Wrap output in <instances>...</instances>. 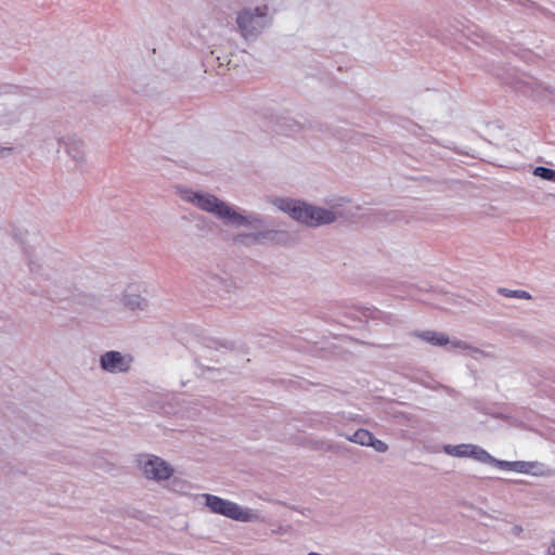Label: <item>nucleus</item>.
Returning <instances> with one entry per match:
<instances>
[{"mask_svg": "<svg viewBox=\"0 0 555 555\" xmlns=\"http://www.w3.org/2000/svg\"><path fill=\"white\" fill-rule=\"evenodd\" d=\"M281 209L288 212L295 220L310 227L334 222L335 215L326 209L307 205L302 202H282Z\"/></svg>", "mask_w": 555, "mask_h": 555, "instance_id": "f257e3e1", "label": "nucleus"}, {"mask_svg": "<svg viewBox=\"0 0 555 555\" xmlns=\"http://www.w3.org/2000/svg\"><path fill=\"white\" fill-rule=\"evenodd\" d=\"M188 199L194 202L201 209L212 212L225 221L235 224H244L247 222L246 217L235 212L231 207L214 195L195 193L192 197H188Z\"/></svg>", "mask_w": 555, "mask_h": 555, "instance_id": "f03ea898", "label": "nucleus"}, {"mask_svg": "<svg viewBox=\"0 0 555 555\" xmlns=\"http://www.w3.org/2000/svg\"><path fill=\"white\" fill-rule=\"evenodd\" d=\"M207 506L217 514L235 520L247 521L250 519L248 511L241 508L236 503L223 500L212 494H205Z\"/></svg>", "mask_w": 555, "mask_h": 555, "instance_id": "7ed1b4c3", "label": "nucleus"}, {"mask_svg": "<svg viewBox=\"0 0 555 555\" xmlns=\"http://www.w3.org/2000/svg\"><path fill=\"white\" fill-rule=\"evenodd\" d=\"M143 474L155 480L168 479L172 475V468L158 456H146L140 461Z\"/></svg>", "mask_w": 555, "mask_h": 555, "instance_id": "20e7f679", "label": "nucleus"}, {"mask_svg": "<svg viewBox=\"0 0 555 555\" xmlns=\"http://www.w3.org/2000/svg\"><path fill=\"white\" fill-rule=\"evenodd\" d=\"M131 356H124L118 351H107L101 357V366L111 373H125L130 370Z\"/></svg>", "mask_w": 555, "mask_h": 555, "instance_id": "39448f33", "label": "nucleus"}, {"mask_svg": "<svg viewBox=\"0 0 555 555\" xmlns=\"http://www.w3.org/2000/svg\"><path fill=\"white\" fill-rule=\"evenodd\" d=\"M266 16L264 10L257 8L255 13L243 11L237 16V25L244 37L253 35L256 30L263 26L261 18Z\"/></svg>", "mask_w": 555, "mask_h": 555, "instance_id": "423d86ee", "label": "nucleus"}, {"mask_svg": "<svg viewBox=\"0 0 555 555\" xmlns=\"http://www.w3.org/2000/svg\"><path fill=\"white\" fill-rule=\"evenodd\" d=\"M417 336L436 346H444L449 343V338L446 334L435 331H426L417 334Z\"/></svg>", "mask_w": 555, "mask_h": 555, "instance_id": "0eeeda50", "label": "nucleus"}, {"mask_svg": "<svg viewBox=\"0 0 555 555\" xmlns=\"http://www.w3.org/2000/svg\"><path fill=\"white\" fill-rule=\"evenodd\" d=\"M468 450V456L474 457L479 462L489 464H498L499 462L494 457H492L486 450L481 449L478 446L469 444Z\"/></svg>", "mask_w": 555, "mask_h": 555, "instance_id": "6e6552de", "label": "nucleus"}, {"mask_svg": "<svg viewBox=\"0 0 555 555\" xmlns=\"http://www.w3.org/2000/svg\"><path fill=\"white\" fill-rule=\"evenodd\" d=\"M498 465L502 468H509L518 473H529L530 469L533 467L532 463L528 462H498Z\"/></svg>", "mask_w": 555, "mask_h": 555, "instance_id": "1a4fd4ad", "label": "nucleus"}, {"mask_svg": "<svg viewBox=\"0 0 555 555\" xmlns=\"http://www.w3.org/2000/svg\"><path fill=\"white\" fill-rule=\"evenodd\" d=\"M372 437L373 435L369 430L358 429L351 437H349V440L361 446H369V443H372Z\"/></svg>", "mask_w": 555, "mask_h": 555, "instance_id": "9d476101", "label": "nucleus"}, {"mask_svg": "<svg viewBox=\"0 0 555 555\" xmlns=\"http://www.w3.org/2000/svg\"><path fill=\"white\" fill-rule=\"evenodd\" d=\"M469 444H459V446H447L444 449L447 453L453 455V456H468V450Z\"/></svg>", "mask_w": 555, "mask_h": 555, "instance_id": "9b49d317", "label": "nucleus"}, {"mask_svg": "<svg viewBox=\"0 0 555 555\" xmlns=\"http://www.w3.org/2000/svg\"><path fill=\"white\" fill-rule=\"evenodd\" d=\"M500 293L503 294L506 297H516L520 299H531V295L526 291H509L506 288L500 289Z\"/></svg>", "mask_w": 555, "mask_h": 555, "instance_id": "f8f14e48", "label": "nucleus"}, {"mask_svg": "<svg viewBox=\"0 0 555 555\" xmlns=\"http://www.w3.org/2000/svg\"><path fill=\"white\" fill-rule=\"evenodd\" d=\"M534 175L541 177L545 180L555 181V170L545 168V167H537L534 169Z\"/></svg>", "mask_w": 555, "mask_h": 555, "instance_id": "ddd939ff", "label": "nucleus"}, {"mask_svg": "<svg viewBox=\"0 0 555 555\" xmlns=\"http://www.w3.org/2000/svg\"><path fill=\"white\" fill-rule=\"evenodd\" d=\"M125 305L130 309L134 310L141 307V297L135 295L133 298H130L128 295L125 297Z\"/></svg>", "mask_w": 555, "mask_h": 555, "instance_id": "4468645a", "label": "nucleus"}, {"mask_svg": "<svg viewBox=\"0 0 555 555\" xmlns=\"http://www.w3.org/2000/svg\"><path fill=\"white\" fill-rule=\"evenodd\" d=\"M367 447H372L378 452H385L387 450V444L384 441L376 439L374 436L372 437V443H369Z\"/></svg>", "mask_w": 555, "mask_h": 555, "instance_id": "2eb2a0df", "label": "nucleus"}, {"mask_svg": "<svg viewBox=\"0 0 555 555\" xmlns=\"http://www.w3.org/2000/svg\"><path fill=\"white\" fill-rule=\"evenodd\" d=\"M309 555H322L320 553H310Z\"/></svg>", "mask_w": 555, "mask_h": 555, "instance_id": "dca6fc26", "label": "nucleus"}, {"mask_svg": "<svg viewBox=\"0 0 555 555\" xmlns=\"http://www.w3.org/2000/svg\"><path fill=\"white\" fill-rule=\"evenodd\" d=\"M553 547H554V554H555V542L553 543Z\"/></svg>", "mask_w": 555, "mask_h": 555, "instance_id": "f3484780", "label": "nucleus"}]
</instances>
